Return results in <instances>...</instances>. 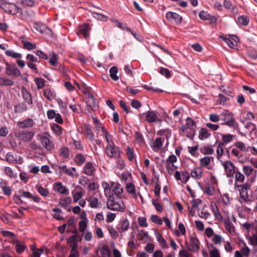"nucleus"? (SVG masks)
I'll use <instances>...</instances> for the list:
<instances>
[{"instance_id":"nucleus-46","label":"nucleus","mask_w":257,"mask_h":257,"mask_svg":"<svg viewBox=\"0 0 257 257\" xmlns=\"http://www.w3.org/2000/svg\"><path fill=\"white\" fill-rule=\"evenodd\" d=\"M98 134L104 137L107 142L112 140V136L106 131L104 127L102 128V130L99 132Z\"/></svg>"},{"instance_id":"nucleus-13","label":"nucleus","mask_w":257,"mask_h":257,"mask_svg":"<svg viewBox=\"0 0 257 257\" xmlns=\"http://www.w3.org/2000/svg\"><path fill=\"white\" fill-rule=\"evenodd\" d=\"M6 73L9 76H14L16 77L21 76V71L15 65L6 64Z\"/></svg>"},{"instance_id":"nucleus-15","label":"nucleus","mask_w":257,"mask_h":257,"mask_svg":"<svg viewBox=\"0 0 257 257\" xmlns=\"http://www.w3.org/2000/svg\"><path fill=\"white\" fill-rule=\"evenodd\" d=\"M84 193V190L81 187L76 186L75 189L72 192L73 202H77L80 200L83 197Z\"/></svg>"},{"instance_id":"nucleus-5","label":"nucleus","mask_w":257,"mask_h":257,"mask_svg":"<svg viewBox=\"0 0 257 257\" xmlns=\"http://www.w3.org/2000/svg\"><path fill=\"white\" fill-rule=\"evenodd\" d=\"M225 228L227 233L231 235L235 234V228L232 222L235 223L236 218L233 214L231 216H227L222 220Z\"/></svg>"},{"instance_id":"nucleus-30","label":"nucleus","mask_w":257,"mask_h":257,"mask_svg":"<svg viewBox=\"0 0 257 257\" xmlns=\"http://www.w3.org/2000/svg\"><path fill=\"white\" fill-rule=\"evenodd\" d=\"M51 128L54 134L57 137H59L62 134V127L57 123H54L51 124Z\"/></svg>"},{"instance_id":"nucleus-64","label":"nucleus","mask_w":257,"mask_h":257,"mask_svg":"<svg viewBox=\"0 0 257 257\" xmlns=\"http://www.w3.org/2000/svg\"><path fill=\"white\" fill-rule=\"evenodd\" d=\"M250 241L251 244L253 245H257V229L254 228V232L250 237Z\"/></svg>"},{"instance_id":"nucleus-2","label":"nucleus","mask_w":257,"mask_h":257,"mask_svg":"<svg viewBox=\"0 0 257 257\" xmlns=\"http://www.w3.org/2000/svg\"><path fill=\"white\" fill-rule=\"evenodd\" d=\"M107 198V207L108 209L119 212L125 210V205L120 196L114 195L105 196Z\"/></svg>"},{"instance_id":"nucleus-52","label":"nucleus","mask_w":257,"mask_h":257,"mask_svg":"<svg viewBox=\"0 0 257 257\" xmlns=\"http://www.w3.org/2000/svg\"><path fill=\"white\" fill-rule=\"evenodd\" d=\"M238 23L242 26H246L249 23V18L245 16H241L238 18Z\"/></svg>"},{"instance_id":"nucleus-9","label":"nucleus","mask_w":257,"mask_h":257,"mask_svg":"<svg viewBox=\"0 0 257 257\" xmlns=\"http://www.w3.org/2000/svg\"><path fill=\"white\" fill-rule=\"evenodd\" d=\"M2 9L10 14L16 15L18 13H22V9L13 3L4 4Z\"/></svg>"},{"instance_id":"nucleus-50","label":"nucleus","mask_w":257,"mask_h":257,"mask_svg":"<svg viewBox=\"0 0 257 257\" xmlns=\"http://www.w3.org/2000/svg\"><path fill=\"white\" fill-rule=\"evenodd\" d=\"M14 84V81L9 78L0 77V85L12 86Z\"/></svg>"},{"instance_id":"nucleus-23","label":"nucleus","mask_w":257,"mask_h":257,"mask_svg":"<svg viewBox=\"0 0 257 257\" xmlns=\"http://www.w3.org/2000/svg\"><path fill=\"white\" fill-rule=\"evenodd\" d=\"M85 216V213L81 216L82 220L79 222V230L80 232H84L86 230L88 226V220Z\"/></svg>"},{"instance_id":"nucleus-1","label":"nucleus","mask_w":257,"mask_h":257,"mask_svg":"<svg viewBox=\"0 0 257 257\" xmlns=\"http://www.w3.org/2000/svg\"><path fill=\"white\" fill-rule=\"evenodd\" d=\"M105 196L114 195L120 196L123 192V189L118 183L112 181H103L102 183Z\"/></svg>"},{"instance_id":"nucleus-21","label":"nucleus","mask_w":257,"mask_h":257,"mask_svg":"<svg viewBox=\"0 0 257 257\" xmlns=\"http://www.w3.org/2000/svg\"><path fill=\"white\" fill-rule=\"evenodd\" d=\"M156 237L159 244L161 248L165 249L168 248V244L167 241L165 239V238L163 237L161 234L159 233H157L156 234Z\"/></svg>"},{"instance_id":"nucleus-41","label":"nucleus","mask_w":257,"mask_h":257,"mask_svg":"<svg viewBox=\"0 0 257 257\" xmlns=\"http://www.w3.org/2000/svg\"><path fill=\"white\" fill-rule=\"evenodd\" d=\"M110 77L114 81H117L119 77L117 74L118 73V68L116 66L112 67L109 70Z\"/></svg>"},{"instance_id":"nucleus-6","label":"nucleus","mask_w":257,"mask_h":257,"mask_svg":"<svg viewBox=\"0 0 257 257\" xmlns=\"http://www.w3.org/2000/svg\"><path fill=\"white\" fill-rule=\"evenodd\" d=\"M107 143L108 145L105 150L107 155L110 158H118L120 156V149L114 145L112 140Z\"/></svg>"},{"instance_id":"nucleus-33","label":"nucleus","mask_w":257,"mask_h":257,"mask_svg":"<svg viewBox=\"0 0 257 257\" xmlns=\"http://www.w3.org/2000/svg\"><path fill=\"white\" fill-rule=\"evenodd\" d=\"M89 26L88 24H84L78 28L79 33L82 34L85 38L89 36Z\"/></svg>"},{"instance_id":"nucleus-31","label":"nucleus","mask_w":257,"mask_h":257,"mask_svg":"<svg viewBox=\"0 0 257 257\" xmlns=\"http://www.w3.org/2000/svg\"><path fill=\"white\" fill-rule=\"evenodd\" d=\"M216 158L217 159L221 162V161H223L222 159V157L224 155V144L222 143H220L216 149Z\"/></svg>"},{"instance_id":"nucleus-26","label":"nucleus","mask_w":257,"mask_h":257,"mask_svg":"<svg viewBox=\"0 0 257 257\" xmlns=\"http://www.w3.org/2000/svg\"><path fill=\"white\" fill-rule=\"evenodd\" d=\"M21 92L23 97L26 102H27L28 104L32 105L33 103V101L31 95L29 92L24 87H23L21 90Z\"/></svg>"},{"instance_id":"nucleus-7","label":"nucleus","mask_w":257,"mask_h":257,"mask_svg":"<svg viewBox=\"0 0 257 257\" xmlns=\"http://www.w3.org/2000/svg\"><path fill=\"white\" fill-rule=\"evenodd\" d=\"M223 167L226 176L228 178H232L235 171V166L230 161H221L220 162Z\"/></svg>"},{"instance_id":"nucleus-47","label":"nucleus","mask_w":257,"mask_h":257,"mask_svg":"<svg viewBox=\"0 0 257 257\" xmlns=\"http://www.w3.org/2000/svg\"><path fill=\"white\" fill-rule=\"evenodd\" d=\"M7 56L12 57L13 58L21 59L22 58V55L21 53L14 52L11 50H7L5 52Z\"/></svg>"},{"instance_id":"nucleus-24","label":"nucleus","mask_w":257,"mask_h":257,"mask_svg":"<svg viewBox=\"0 0 257 257\" xmlns=\"http://www.w3.org/2000/svg\"><path fill=\"white\" fill-rule=\"evenodd\" d=\"M95 170V166L90 162L87 163L83 168L84 173L88 176L92 175Z\"/></svg>"},{"instance_id":"nucleus-8","label":"nucleus","mask_w":257,"mask_h":257,"mask_svg":"<svg viewBox=\"0 0 257 257\" xmlns=\"http://www.w3.org/2000/svg\"><path fill=\"white\" fill-rule=\"evenodd\" d=\"M144 114L146 115L145 120L148 122H161L160 113L156 110H150L146 112Z\"/></svg>"},{"instance_id":"nucleus-22","label":"nucleus","mask_w":257,"mask_h":257,"mask_svg":"<svg viewBox=\"0 0 257 257\" xmlns=\"http://www.w3.org/2000/svg\"><path fill=\"white\" fill-rule=\"evenodd\" d=\"M163 140L161 138H156L151 144V148L155 152H158L162 148Z\"/></svg>"},{"instance_id":"nucleus-16","label":"nucleus","mask_w":257,"mask_h":257,"mask_svg":"<svg viewBox=\"0 0 257 257\" xmlns=\"http://www.w3.org/2000/svg\"><path fill=\"white\" fill-rule=\"evenodd\" d=\"M81 131L89 140L92 141L94 140V135L88 124H84L82 127Z\"/></svg>"},{"instance_id":"nucleus-53","label":"nucleus","mask_w":257,"mask_h":257,"mask_svg":"<svg viewBox=\"0 0 257 257\" xmlns=\"http://www.w3.org/2000/svg\"><path fill=\"white\" fill-rule=\"evenodd\" d=\"M87 200L89 202L90 207L96 208L98 206V200L96 197H89Z\"/></svg>"},{"instance_id":"nucleus-29","label":"nucleus","mask_w":257,"mask_h":257,"mask_svg":"<svg viewBox=\"0 0 257 257\" xmlns=\"http://www.w3.org/2000/svg\"><path fill=\"white\" fill-rule=\"evenodd\" d=\"M214 149L212 145L207 144L200 148V152L204 155H212L214 153Z\"/></svg>"},{"instance_id":"nucleus-32","label":"nucleus","mask_w":257,"mask_h":257,"mask_svg":"<svg viewBox=\"0 0 257 257\" xmlns=\"http://www.w3.org/2000/svg\"><path fill=\"white\" fill-rule=\"evenodd\" d=\"M190 175L195 179H199L202 177L203 171L200 168H195L191 171Z\"/></svg>"},{"instance_id":"nucleus-25","label":"nucleus","mask_w":257,"mask_h":257,"mask_svg":"<svg viewBox=\"0 0 257 257\" xmlns=\"http://www.w3.org/2000/svg\"><path fill=\"white\" fill-rule=\"evenodd\" d=\"M56 191L65 195H68L69 193V190L62 183L58 182L55 184Z\"/></svg>"},{"instance_id":"nucleus-63","label":"nucleus","mask_w":257,"mask_h":257,"mask_svg":"<svg viewBox=\"0 0 257 257\" xmlns=\"http://www.w3.org/2000/svg\"><path fill=\"white\" fill-rule=\"evenodd\" d=\"M209 119L213 122H217L220 120V116L216 113H210L209 115Z\"/></svg>"},{"instance_id":"nucleus-38","label":"nucleus","mask_w":257,"mask_h":257,"mask_svg":"<svg viewBox=\"0 0 257 257\" xmlns=\"http://www.w3.org/2000/svg\"><path fill=\"white\" fill-rule=\"evenodd\" d=\"M242 172L246 176H250L253 172L256 175L257 174V171L254 170L250 166H244L242 168Z\"/></svg>"},{"instance_id":"nucleus-37","label":"nucleus","mask_w":257,"mask_h":257,"mask_svg":"<svg viewBox=\"0 0 257 257\" xmlns=\"http://www.w3.org/2000/svg\"><path fill=\"white\" fill-rule=\"evenodd\" d=\"M126 190L129 194L132 195L135 198H137L136 187L133 183H127L126 185Z\"/></svg>"},{"instance_id":"nucleus-51","label":"nucleus","mask_w":257,"mask_h":257,"mask_svg":"<svg viewBox=\"0 0 257 257\" xmlns=\"http://www.w3.org/2000/svg\"><path fill=\"white\" fill-rule=\"evenodd\" d=\"M22 43L24 48L28 50H33L36 48L35 43H32L27 41H23Z\"/></svg>"},{"instance_id":"nucleus-61","label":"nucleus","mask_w":257,"mask_h":257,"mask_svg":"<svg viewBox=\"0 0 257 257\" xmlns=\"http://www.w3.org/2000/svg\"><path fill=\"white\" fill-rule=\"evenodd\" d=\"M82 236H83L84 239L86 241H90L93 238V235L91 231H86L82 232Z\"/></svg>"},{"instance_id":"nucleus-62","label":"nucleus","mask_w":257,"mask_h":257,"mask_svg":"<svg viewBox=\"0 0 257 257\" xmlns=\"http://www.w3.org/2000/svg\"><path fill=\"white\" fill-rule=\"evenodd\" d=\"M34 81L38 89H41L44 87L45 85V80L43 78H36L34 79Z\"/></svg>"},{"instance_id":"nucleus-44","label":"nucleus","mask_w":257,"mask_h":257,"mask_svg":"<svg viewBox=\"0 0 257 257\" xmlns=\"http://www.w3.org/2000/svg\"><path fill=\"white\" fill-rule=\"evenodd\" d=\"M27 109L28 107L25 103H21L15 106L14 111L16 113H21Z\"/></svg>"},{"instance_id":"nucleus-20","label":"nucleus","mask_w":257,"mask_h":257,"mask_svg":"<svg viewBox=\"0 0 257 257\" xmlns=\"http://www.w3.org/2000/svg\"><path fill=\"white\" fill-rule=\"evenodd\" d=\"M34 124V120L31 118H28L23 121H18L17 122V125L22 128L32 127Z\"/></svg>"},{"instance_id":"nucleus-17","label":"nucleus","mask_w":257,"mask_h":257,"mask_svg":"<svg viewBox=\"0 0 257 257\" xmlns=\"http://www.w3.org/2000/svg\"><path fill=\"white\" fill-rule=\"evenodd\" d=\"M15 246L16 252L18 254H21L27 248V246L23 242H21L17 239H15L12 242Z\"/></svg>"},{"instance_id":"nucleus-10","label":"nucleus","mask_w":257,"mask_h":257,"mask_svg":"<svg viewBox=\"0 0 257 257\" xmlns=\"http://www.w3.org/2000/svg\"><path fill=\"white\" fill-rule=\"evenodd\" d=\"M35 133L32 131L18 132L16 133L15 136L23 142H29L34 137Z\"/></svg>"},{"instance_id":"nucleus-60","label":"nucleus","mask_w":257,"mask_h":257,"mask_svg":"<svg viewBox=\"0 0 257 257\" xmlns=\"http://www.w3.org/2000/svg\"><path fill=\"white\" fill-rule=\"evenodd\" d=\"M203 191L206 194L209 196H212L215 192L214 188L209 185L205 186L204 188Z\"/></svg>"},{"instance_id":"nucleus-48","label":"nucleus","mask_w":257,"mask_h":257,"mask_svg":"<svg viewBox=\"0 0 257 257\" xmlns=\"http://www.w3.org/2000/svg\"><path fill=\"white\" fill-rule=\"evenodd\" d=\"M234 136L230 134L222 135V143L227 144L233 141Z\"/></svg>"},{"instance_id":"nucleus-58","label":"nucleus","mask_w":257,"mask_h":257,"mask_svg":"<svg viewBox=\"0 0 257 257\" xmlns=\"http://www.w3.org/2000/svg\"><path fill=\"white\" fill-rule=\"evenodd\" d=\"M220 201L225 205H227L230 204V199L228 194H224L220 197Z\"/></svg>"},{"instance_id":"nucleus-35","label":"nucleus","mask_w":257,"mask_h":257,"mask_svg":"<svg viewBox=\"0 0 257 257\" xmlns=\"http://www.w3.org/2000/svg\"><path fill=\"white\" fill-rule=\"evenodd\" d=\"M43 95L50 101L54 99L56 96V94L54 90L50 88H47L44 89L43 91Z\"/></svg>"},{"instance_id":"nucleus-4","label":"nucleus","mask_w":257,"mask_h":257,"mask_svg":"<svg viewBox=\"0 0 257 257\" xmlns=\"http://www.w3.org/2000/svg\"><path fill=\"white\" fill-rule=\"evenodd\" d=\"M220 120H222L223 122L222 124L226 125L229 127H233L235 123V119L231 112L229 110L224 109L223 110L220 114Z\"/></svg>"},{"instance_id":"nucleus-11","label":"nucleus","mask_w":257,"mask_h":257,"mask_svg":"<svg viewBox=\"0 0 257 257\" xmlns=\"http://www.w3.org/2000/svg\"><path fill=\"white\" fill-rule=\"evenodd\" d=\"M34 28L41 34H45L50 37L52 36V32L50 29L47 27L44 24L40 22H36L34 24Z\"/></svg>"},{"instance_id":"nucleus-40","label":"nucleus","mask_w":257,"mask_h":257,"mask_svg":"<svg viewBox=\"0 0 257 257\" xmlns=\"http://www.w3.org/2000/svg\"><path fill=\"white\" fill-rule=\"evenodd\" d=\"M31 249L33 251L31 257H40L42 253L44 251L43 248H37L34 245H31Z\"/></svg>"},{"instance_id":"nucleus-59","label":"nucleus","mask_w":257,"mask_h":257,"mask_svg":"<svg viewBox=\"0 0 257 257\" xmlns=\"http://www.w3.org/2000/svg\"><path fill=\"white\" fill-rule=\"evenodd\" d=\"M114 159L116 160L117 167L119 169L122 170L124 168L125 164L123 159L120 157V156L118 157V158H115Z\"/></svg>"},{"instance_id":"nucleus-56","label":"nucleus","mask_w":257,"mask_h":257,"mask_svg":"<svg viewBox=\"0 0 257 257\" xmlns=\"http://www.w3.org/2000/svg\"><path fill=\"white\" fill-rule=\"evenodd\" d=\"M36 189L38 192L43 196L46 197L49 194V191L48 189L43 188L41 186H36Z\"/></svg>"},{"instance_id":"nucleus-42","label":"nucleus","mask_w":257,"mask_h":257,"mask_svg":"<svg viewBox=\"0 0 257 257\" xmlns=\"http://www.w3.org/2000/svg\"><path fill=\"white\" fill-rule=\"evenodd\" d=\"M210 136V134L205 128H201L199 132V139L201 140L207 139Z\"/></svg>"},{"instance_id":"nucleus-27","label":"nucleus","mask_w":257,"mask_h":257,"mask_svg":"<svg viewBox=\"0 0 257 257\" xmlns=\"http://www.w3.org/2000/svg\"><path fill=\"white\" fill-rule=\"evenodd\" d=\"M59 155L63 159H67L70 155V151L68 148L63 146L61 147L58 151Z\"/></svg>"},{"instance_id":"nucleus-28","label":"nucleus","mask_w":257,"mask_h":257,"mask_svg":"<svg viewBox=\"0 0 257 257\" xmlns=\"http://www.w3.org/2000/svg\"><path fill=\"white\" fill-rule=\"evenodd\" d=\"M180 130L183 134H186V136L188 138L193 137L195 135V130H190L186 124L182 125L180 127Z\"/></svg>"},{"instance_id":"nucleus-18","label":"nucleus","mask_w":257,"mask_h":257,"mask_svg":"<svg viewBox=\"0 0 257 257\" xmlns=\"http://www.w3.org/2000/svg\"><path fill=\"white\" fill-rule=\"evenodd\" d=\"M214 158L212 157L205 156L200 159V165L201 167L206 168L207 169L211 168L210 164L213 162Z\"/></svg>"},{"instance_id":"nucleus-14","label":"nucleus","mask_w":257,"mask_h":257,"mask_svg":"<svg viewBox=\"0 0 257 257\" xmlns=\"http://www.w3.org/2000/svg\"><path fill=\"white\" fill-rule=\"evenodd\" d=\"M166 19L171 23L179 24L181 22L182 17L176 13L168 12L166 14Z\"/></svg>"},{"instance_id":"nucleus-49","label":"nucleus","mask_w":257,"mask_h":257,"mask_svg":"<svg viewBox=\"0 0 257 257\" xmlns=\"http://www.w3.org/2000/svg\"><path fill=\"white\" fill-rule=\"evenodd\" d=\"M85 161V156L81 154H77L74 158V161L77 165H81Z\"/></svg>"},{"instance_id":"nucleus-57","label":"nucleus","mask_w":257,"mask_h":257,"mask_svg":"<svg viewBox=\"0 0 257 257\" xmlns=\"http://www.w3.org/2000/svg\"><path fill=\"white\" fill-rule=\"evenodd\" d=\"M212 212L215 217L219 221H222L223 218L216 206L212 207Z\"/></svg>"},{"instance_id":"nucleus-34","label":"nucleus","mask_w":257,"mask_h":257,"mask_svg":"<svg viewBox=\"0 0 257 257\" xmlns=\"http://www.w3.org/2000/svg\"><path fill=\"white\" fill-rule=\"evenodd\" d=\"M88 105L92 109H95L97 107L98 101L91 94H89L87 100Z\"/></svg>"},{"instance_id":"nucleus-3","label":"nucleus","mask_w":257,"mask_h":257,"mask_svg":"<svg viewBox=\"0 0 257 257\" xmlns=\"http://www.w3.org/2000/svg\"><path fill=\"white\" fill-rule=\"evenodd\" d=\"M37 138L40 141L42 146L49 151H51L55 148L54 142L50 140L51 135L48 132H44L38 134Z\"/></svg>"},{"instance_id":"nucleus-55","label":"nucleus","mask_w":257,"mask_h":257,"mask_svg":"<svg viewBox=\"0 0 257 257\" xmlns=\"http://www.w3.org/2000/svg\"><path fill=\"white\" fill-rule=\"evenodd\" d=\"M198 214L200 217L205 219H208L210 216V213L204 208H203L201 211L198 212Z\"/></svg>"},{"instance_id":"nucleus-45","label":"nucleus","mask_w":257,"mask_h":257,"mask_svg":"<svg viewBox=\"0 0 257 257\" xmlns=\"http://www.w3.org/2000/svg\"><path fill=\"white\" fill-rule=\"evenodd\" d=\"M130 227V222L128 219H123L121 223L119 229L120 232H123L126 231Z\"/></svg>"},{"instance_id":"nucleus-43","label":"nucleus","mask_w":257,"mask_h":257,"mask_svg":"<svg viewBox=\"0 0 257 257\" xmlns=\"http://www.w3.org/2000/svg\"><path fill=\"white\" fill-rule=\"evenodd\" d=\"M77 247V243L75 242L73 244L71 245V249L68 257H79L78 251L76 249Z\"/></svg>"},{"instance_id":"nucleus-36","label":"nucleus","mask_w":257,"mask_h":257,"mask_svg":"<svg viewBox=\"0 0 257 257\" xmlns=\"http://www.w3.org/2000/svg\"><path fill=\"white\" fill-rule=\"evenodd\" d=\"M233 146L243 152H247L249 151V147L247 146L242 142H236Z\"/></svg>"},{"instance_id":"nucleus-54","label":"nucleus","mask_w":257,"mask_h":257,"mask_svg":"<svg viewBox=\"0 0 257 257\" xmlns=\"http://www.w3.org/2000/svg\"><path fill=\"white\" fill-rule=\"evenodd\" d=\"M2 233L3 234L7 237V238H10L11 240H10V241L12 243L13 241H14V240H15V239H17V237L16 236V235H15V234H14L13 233L11 232H10L9 231H7V230H3L2 231Z\"/></svg>"},{"instance_id":"nucleus-12","label":"nucleus","mask_w":257,"mask_h":257,"mask_svg":"<svg viewBox=\"0 0 257 257\" xmlns=\"http://www.w3.org/2000/svg\"><path fill=\"white\" fill-rule=\"evenodd\" d=\"M240 193L239 201L241 203H247L249 201V197L247 194V189L248 187L245 185H240L238 186Z\"/></svg>"},{"instance_id":"nucleus-19","label":"nucleus","mask_w":257,"mask_h":257,"mask_svg":"<svg viewBox=\"0 0 257 257\" xmlns=\"http://www.w3.org/2000/svg\"><path fill=\"white\" fill-rule=\"evenodd\" d=\"M199 248V241L195 237L191 236L190 238V244L188 249L193 252L198 251Z\"/></svg>"},{"instance_id":"nucleus-39","label":"nucleus","mask_w":257,"mask_h":257,"mask_svg":"<svg viewBox=\"0 0 257 257\" xmlns=\"http://www.w3.org/2000/svg\"><path fill=\"white\" fill-rule=\"evenodd\" d=\"M72 200L70 197H63L59 200V204L64 208L67 207L71 203Z\"/></svg>"}]
</instances>
